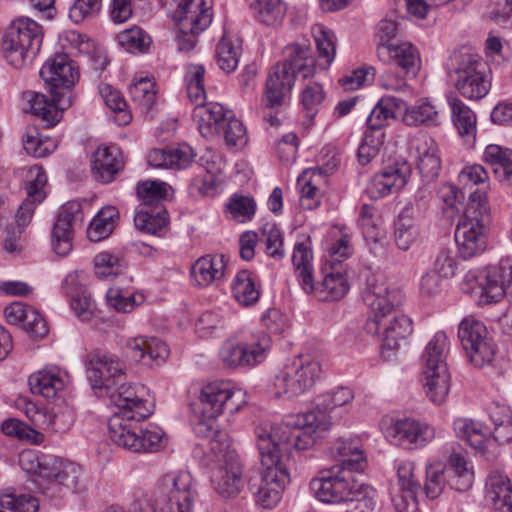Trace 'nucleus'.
<instances>
[{
    "mask_svg": "<svg viewBox=\"0 0 512 512\" xmlns=\"http://www.w3.org/2000/svg\"><path fill=\"white\" fill-rule=\"evenodd\" d=\"M28 383L33 394L45 398H54L65 385L60 371L55 368L34 372L29 376Z\"/></svg>",
    "mask_w": 512,
    "mask_h": 512,
    "instance_id": "nucleus-46",
    "label": "nucleus"
},
{
    "mask_svg": "<svg viewBox=\"0 0 512 512\" xmlns=\"http://www.w3.org/2000/svg\"><path fill=\"white\" fill-rule=\"evenodd\" d=\"M386 51L389 71L396 69L395 83L392 80L386 81V90L400 91L406 87L405 77L416 73L420 62L419 53L411 42L404 39L391 40L386 45Z\"/></svg>",
    "mask_w": 512,
    "mask_h": 512,
    "instance_id": "nucleus-20",
    "label": "nucleus"
},
{
    "mask_svg": "<svg viewBox=\"0 0 512 512\" xmlns=\"http://www.w3.org/2000/svg\"><path fill=\"white\" fill-rule=\"evenodd\" d=\"M173 20L178 25L177 42L180 51H190L196 45V37L204 31L212 21L209 9H199L191 1L186 0L178 5Z\"/></svg>",
    "mask_w": 512,
    "mask_h": 512,
    "instance_id": "nucleus-18",
    "label": "nucleus"
},
{
    "mask_svg": "<svg viewBox=\"0 0 512 512\" xmlns=\"http://www.w3.org/2000/svg\"><path fill=\"white\" fill-rule=\"evenodd\" d=\"M422 374L429 400L435 404L443 403L450 389V373L447 365L423 367Z\"/></svg>",
    "mask_w": 512,
    "mask_h": 512,
    "instance_id": "nucleus-41",
    "label": "nucleus"
},
{
    "mask_svg": "<svg viewBox=\"0 0 512 512\" xmlns=\"http://www.w3.org/2000/svg\"><path fill=\"white\" fill-rule=\"evenodd\" d=\"M75 421L73 409L65 402L55 403L46 407L45 425L42 430L54 433H66L73 426Z\"/></svg>",
    "mask_w": 512,
    "mask_h": 512,
    "instance_id": "nucleus-49",
    "label": "nucleus"
},
{
    "mask_svg": "<svg viewBox=\"0 0 512 512\" xmlns=\"http://www.w3.org/2000/svg\"><path fill=\"white\" fill-rule=\"evenodd\" d=\"M456 436L465 440L472 448L485 454L487 444L491 443V429L470 418H458L454 421Z\"/></svg>",
    "mask_w": 512,
    "mask_h": 512,
    "instance_id": "nucleus-42",
    "label": "nucleus"
},
{
    "mask_svg": "<svg viewBox=\"0 0 512 512\" xmlns=\"http://www.w3.org/2000/svg\"><path fill=\"white\" fill-rule=\"evenodd\" d=\"M40 76L52 90H69L80 78L78 65L64 53L49 58L40 70Z\"/></svg>",
    "mask_w": 512,
    "mask_h": 512,
    "instance_id": "nucleus-23",
    "label": "nucleus"
},
{
    "mask_svg": "<svg viewBox=\"0 0 512 512\" xmlns=\"http://www.w3.org/2000/svg\"><path fill=\"white\" fill-rule=\"evenodd\" d=\"M91 166L98 181L110 183L124 168L122 152L115 145L99 146L93 154Z\"/></svg>",
    "mask_w": 512,
    "mask_h": 512,
    "instance_id": "nucleus-31",
    "label": "nucleus"
},
{
    "mask_svg": "<svg viewBox=\"0 0 512 512\" xmlns=\"http://www.w3.org/2000/svg\"><path fill=\"white\" fill-rule=\"evenodd\" d=\"M447 101L451 110L452 122L457 129L458 135L467 145L472 146L477 135V117L475 112L454 93L447 95Z\"/></svg>",
    "mask_w": 512,
    "mask_h": 512,
    "instance_id": "nucleus-32",
    "label": "nucleus"
},
{
    "mask_svg": "<svg viewBox=\"0 0 512 512\" xmlns=\"http://www.w3.org/2000/svg\"><path fill=\"white\" fill-rule=\"evenodd\" d=\"M445 466L440 462L429 463L426 466L424 491L428 498L436 499L444 491L446 479Z\"/></svg>",
    "mask_w": 512,
    "mask_h": 512,
    "instance_id": "nucleus-62",
    "label": "nucleus"
},
{
    "mask_svg": "<svg viewBox=\"0 0 512 512\" xmlns=\"http://www.w3.org/2000/svg\"><path fill=\"white\" fill-rule=\"evenodd\" d=\"M448 337L444 331H438L430 339L422 354L423 367L447 365Z\"/></svg>",
    "mask_w": 512,
    "mask_h": 512,
    "instance_id": "nucleus-56",
    "label": "nucleus"
},
{
    "mask_svg": "<svg viewBox=\"0 0 512 512\" xmlns=\"http://www.w3.org/2000/svg\"><path fill=\"white\" fill-rule=\"evenodd\" d=\"M486 500L494 512H512V485L500 472H491L486 480Z\"/></svg>",
    "mask_w": 512,
    "mask_h": 512,
    "instance_id": "nucleus-37",
    "label": "nucleus"
},
{
    "mask_svg": "<svg viewBox=\"0 0 512 512\" xmlns=\"http://www.w3.org/2000/svg\"><path fill=\"white\" fill-rule=\"evenodd\" d=\"M95 274L105 279L121 274L125 268L123 260L108 251L98 253L94 258Z\"/></svg>",
    "mask_w": 512,
    "mask_h": 512,
    "instance_id": "nucleus-63",
    "label": "nucleus"
},
{
    "mask_svg": "<svg viewBox=\"0 0 512 512\" xmlns=\"http://www.w3.org/2000/svg\"><path fill=\"white\" fill-rule=\"evenodd\" d=\"M419 234L418 225L414 217V209L407 204L399 212L394 222V240L401 250H408Z\"/></svg>",
    "mask_w": 512,
    "mask_h": 512,
    "instance_id": "nucleus-48",
    "label": "nucleus"
},
{
    "mask_svg": "<svg viewBox=\"0 0 512 512\" xmlns=\"http://www.w3.org/2000/svg\"><path fill=\"white\" fill-rule=\"evenodd\" d=\"M458 338L475 367L481 368L492 361L495 345L482 322L470 318L463 319L459 325Z\"/></svg>",
    "mask_w": 512,
    "mask_h": 512,
    "instance_id": "nucleus-17",
    "label": "nucleus"
},
{
    "mask_svg": "<svg viewBox=\"0 0 512 512\" xmlns=\"http://www.w3.org/2000/svg\"><path fill=\"white\" fill-rule=\"evenodd\" d=\"M194 153L190 146L179 145L152 150L148 155V163L155 168L186 169L194 160Z\"/></svg>",
    "mask_w": 512,
    "mask_h": 512,
    "instance_id": "nucleus-36",
    "label": "nucleus"
},
{
    "mask_svg": "<svg viewBox=\"0 0 512 512\" xmlns=\"http://www.w3.org/2000/svg\"><path fill=\"white\" fill-rule=\"evenodd\" d=\"M435 436L434 428L428 423L411 417L392 420L387 429L389 442L405 450L425 447Z\"/></svg>",
    "mask_w": 512,
    "mask_h": 512,
    "instance_id": "nucleus-19",
    "label": "nucleus"
},
{
    "mask_svg": "<svg viewBox=\"0 0 512 512\" xmlns=\"http://www.w3.org/2000/svg\"><path fill=\"white\" fill-rule=\"evenodd\" d=\"M42 40V27L31 18L19 17L10 23L4 34L3 56L11 66L22 68L39 52Z\"/></svg>",
    "mask_w": 512,
    "mask_h": 512,
    "instance_id": "nucleus-6",
    "label": "nucleus"
},
{
    "mask_svg": "<svg viewBox=\"0 0 512 512\" xmlns=\"http://www.w3.org/2000/svg\"><path fill=\"white\" fill-rule=\"evenodd\" d=\"M19 462L30 473L37 474L47 480L49 486L45 489L62 486L72 492L81 489L82 469L78 464L66 462L52 457L39 458L32 450L20 453Z\"/></svg>",
    "mask_w": 512,
    "mask_h": 512,
    "instance_id": "nucleus-7",
    "label": "nucleus"
},
{
    "mask_svg": "<svg viewBox=\"0 0 512 512\" xmlns=\"http://www.w3.org/2000/svg\"><path fill=\"white\" fill-rule=\"evenodd\" d=\"M87 378L95 393L104 396L122 380H125L123 364L106 354H93L86 365Z\"/></svg>",
    "mask_w": 512,
    "mask_h": 512,
    "instance_id": "nucleus-21",
    "label": "nucleus"
},
{
    "mask_svg": "<svg viewBox=\"0 0 512 512\" xmlns=\"http://www.w3.org/2000/svg\"><path fill=\"white\" fill-rule=\"evenodd\" d=\"M244 402L243 394L240 389H235L233 384L225 380H216L209 382L202 386L198 397L199 411L202 419L197 423L196 427L201 422H205L206 426L203 428L205 433H208V427L212 430L215 429L210 422L216 419L225 412L233 414L237 412ZM197 431V428H195Z\"/></svg>",
    "mask_w": 512,
    "mask_h": 512,
    "instance_id": "nucleus-8",
    "label": "nucleus"
},
{
    "mask_svg": "<svg viewBox=\"0 0 512 512\" xmlns=\"http://www.w3.org/2000/svg\"><path fill=\"white\" fill-rule=\"evenodd\" d=\"M169 185L158 180H147L137 186V195L144 206L160 208L158 204L168 197Z\"/></svg>",
    "mask_w": 512,
    "mask_h": 512,
    "instance_id": "nucleus-58",
    "label": "nucleus"
},
{
    "mask_svg": "<svg viewBox=\"0 0 512 512\" xmlns=\"http://www.w3.org/2000/svg\"><path fill=\"white\" fill-rule=\"evenodd\" d=\"M271 344V337L259 331L251 334L246 340L225 341L219 350V357L222 364L228 368L251 367L266 359Z\"/></svg>",
    "mask_w": 512,
    "mask_h": 512,
    "instance_id": "nucleus-12",
    "label": "nucleus"
},
{
    "mask_svg": "<svg viewBox=\"0 0 512 512\" xmlns=\"http://www.w3.org/2000/svg\"><path fill=\"white\" fill-rule=\"evenodd\" d=\"M404 123L408 126H437L439 124L438 111L431 103L422 102L409 109Z\"/></svg>",
    "mask_w": 512,
    "mask_h": 512,
    "instance_id": "nucleus-61",
    "label": "nucleus"
},
{
    "mask_svg": "<svg viewBox=\"0 0 512 512\" xmlns=\"http://www.w3.org/2000/svg\"><path fill=\"white\" fill-rule=\"evenodd\" d=\"M381 205L364 204L359 215V225L362 234L370 247V251L377 254L382 251L384 237V220Z\"/></svg>",
    "mask_w": 512,
    "mask_h": 512,
    "instance_id": "nucleus-30",
    "label": "nucleus"
},
{
    "mask_svg": "<svg viewBox=\"0 0 512 512\" xmlns=\"http://www.w3.org/2000/svg\"><path fill=\"white\" fill-rule=\"evenodd\" d=\"M226 266L225 255L207 254L194 262L191 267V276L196 285L207 287L222 280Z\"/></svg>",
    "mask_w": 512,
    "mask_h": 512,
    "instance_id": "nucleus-35",
    "label": "nucleus"
},
{
    "mask_svg": "<svg viewBox=\"0 0 512 512\" xmlns=\"http://www.w3.org/2000/svg\"><path fill=\"white\" fill-rule=\"evenodd\" d=\"M125 355L131 361L142 362L144 365H161L169 355L167 345L160 339L139 336L130 338L125 344Z\"/></svg>",
    "mask_w": 512,
    "mask_h": 512,
    "instance_id": "nucleus-27",
    "label": "nucleus"
},
{
    "mask_svg": "<svg viewBox=\"0 0 512 512\" xmlns=\"http://www.w3.org/2000/svg\"><path fill=\"white\" fill-rule=\"evenodd\" d=\"M47 183L45 171L39 166L30 168L25 181L27 196L15 215L19 227L26 226L32 219L34 209L45 198L44 186Z\"/></svg>",
    "mask_w": 512,
    "mask_h": 512,
    "instance_id": "nucleus-26",
    "label": "nucleus"
},
{
    "mask_svg": "<svg viewBox=\"0 0 512 512\" xmlns=\"http://www.w3.org/2000/svg\"><path fill=\"white\" fill-rule=\"evenodd\" d=\"M367 130L358 148V159L363 165L376 157L384 143V98H380L366 121Z\"/></svg>",
    "mask_w": 512,
    "mask_h": 512,
    "instance_id": "nucleus-25",
    "label": "nucleus"
},
{
    "mask_svg": "<svg viewBox=\"0 0 512 512\" xmlns=\"http://www.w3.org/2000/svg\"><path fill=\"white\" fill-rule=\"evenodd\" d=\"M234 113L225 109L219 103H209L200 108H195L193 116L198 119V129L201 135L207 139L221 136V129L228 120V116Z\"/></svg>",
    "mask_w": 512,
    "mask_h": 512,
    "instance_id": "nucleus-34",
    "label": "nucleus"
},
{
    "mask_svg": "<svg viewBox=\"0 0 512 512\" xmlns=\"http://www.w3.org/2000/svg\"><path fill=\"white\" fill-rule=\"evenodd\" d=\"M205 426V422H201L197 427V434L210 439L208 457L212 487L222 498L236 497L243 487L242 464L239 456L225 431H214L208 427L209 432L205 433L203 431Z\"/></svg>",
    "mask_w": 512,
    "mask_h": 512,
    "instance_id": "nucleus-3",
    "label": "nucleus"
},
{
    "mask_svg": "<svg viewBox=\"0 0 512 512\" xmlns=\"http://www.w3.org/2000/svg\"><path fill=\"white\" fill-rule=\"evenodd\" d=\"M195 497V481L187 471H171L157 481L155 503L161 512H191Z\"/></svg>",
    "mask_w": 512,
    "mask_h": 512,
    "instance_id": "nucleus-10",
    "label": "nucleus"
},
{
    "mask_svg": "<svg viewBox=\"0 0 512 512\" xmlns=\"http://www.w3.org/2000/svg\"><path fill=\"white\" fill-rule=\"evenodd\" d=\"M314 495L325 503H353L361 494V485L353 477V472L334 465L321 477L310 482Z\"/></svg>",
    "mask_w": 512,
    "mask_h": 512,
    "instance_id": "nucleus-13",
    "label": "nucleus"
},
{
    "mask_svg": "<svg viewBox=\"0 0 512 512\" xmlns=\"http://www.w3.org/2000/svg\"><path fill=\"white\" fill-rule=\"evenodd\" d=\"M331 426V418L315 412L287 416L280 424L262 423L255 432L259 453L268 452L285 463L283 451L302 452L313 448Z\"/></svg>",
    "mask_w": 512,
    "mask_h": 512,
    "instance_id": "nucleus-1",
    "label": "nucleus"
},
{
    "mask_svg": "<svg viewBox=\"0 0 512 512\" xmlns=\"http://www.w3.org/2000/svg\"><path fill=\"white\" fill-rule=\"evenodd\" d=\"M117 216L118 211L115 207L103 208L91 221L87 230L88 238L93 242H98L108 237L115 228Z\"/></svg>",
    "mask_w": 512,
    "mask_h": 512,
    "instance_id": "nucleus-55",
    "label": "nucleus"
},
{
    "mask_svg": "<svg viewBox=\"0 0 512 512\" xmlns=\"http://www.w3.org/2000/svg\"><path fill=\"white\" fill-rule=\"evenodd\" d=\"M459 183L463 186V189H471L474 185L480 186L474 192L483 191L487 194L489 189V175L485 168L480 164H474L465 167L458 176ZM471 191L470 193H472ZM487 200V195H485Z\"/></svg>",
    "mask_w": 512,
    "mask_h": 512,
    "instance_id": "nucleus-60",
    "label": "nucleus"
},
{
    "mask_svg": "<svg viewBox=\"0 0 512 512\" xmlns=\"http://www.w3.org/2000/svg\"><path fill=\"white\" fill-rule=\"evenodd\" d=\"M388 162L389 164H386V191L396 192L407 184L411 167L402 155L396 158L390 156Z\"/></svg>",
    "mask_w": 512,
    "mask_h": 512,
    "instance_id": "nucleus-53",
    "label": "nucleus"
},
{
    "mask_svg": "<svg viewBox=\"0 0 512 512\" xmlns=\"http://www.w3.org/2000/svg\"><path fill=\"white\" fill-rule=\"evenodd\" d=\"M250 7L257 19L269 27L280 25L286 14L283 0H252Z\"/></svg>",
    "mask_w": 512,
    "mask_h": 512,
    "instance_id": "nucleus-50",
    "label": "nucleus"
},
{
    "mask_svg": "<svg viewBox=\"0 0 512 512\" xmlns=\"http://www.w3.org/2000/svg\"><path fill=\"white\" fill-rule=\"evenodd\" d=\"M284 60L276 63L268 72L263 102L266 108H282L289 99L296 75L304 79L316 71V59L307 40L294 42L284 49Z\"/></svg>",
    "mask_w": 512,
    "mask_h": 512,
    "instance_id": "nucleus-2",
    "label": "nucleus"
},
{
    "mask_svg": "<svg viewBox=\"0 0 512 512\" xmlns=\"http://www.w3.org/2000/svg\"><path fill=\"white\" fill-rule=\"evenodd\" d=\"M267 453H260L261 482L255 492V497L258 504L263 508L270 509L280 501L284 489L290 483V474L285 463L276 462L275 456H270Z\"/></svg>",
    "mask_w": 512,
    "mask_h": 512,
    "instance_id": "nucleus-16",
    "label": "nucleus"
},
{
    "mask_svg": "<svg viewBox=\"0 0 512 512\" xmlns=\"http://www.w3.org/2000/svg\"><path fill=\"white\" fill-rule=\"evenodd\" d=\"M313 252L310 238L296 242L293 248L292 263L298 282L306 293L314 291Z\"/></svg>",
    "mask_w": 512,
    "mask_h": 512,
    "instance_id": "nucleus-39",
    "label": "nucleus"
},
{
    "mask_svg": "<svg viewBox=\"0 0 512 512\" xmlns=\"http://www.w3.org/2000/svg\"><path fill=\"white\" fill-rule=\"evenodd\" d=\"M483 161L489 165L501 182L512 185V150L497 144L487 145Z\"/></svg>",
    "mask_w": 512,
    "mask_h": 512,
    "instance_id": "nucleus-45",
    "label": "nucleus"
},
{
    "mask_svg": "<svg viewBox=\"0 0 512 512\" xmlns=\"http://www.w3.org/2000/svg\"><path fill=\"white\" fill-rule=\"evenodd\" d=\"M445 471L448 473V484L459 492L468 491L474 482V470L471 462L458 452L451 453L447 459Z\"/></svg>",
    "mask_w": 512,
    "mask_h": 512,
    "instance_id": "nucleus-40",
    "label": "nucleus"
},
{
    "mask_svg": "<svg viewBox=\"0 0 512 512\" xmlns=\"http://www.w3.org/2000/svg\"><path fill=\"white\" fill-rule=\"evenodd\" d=\"M83 220L82 206L77 201L64 204L52 230V246L59 256H66L72 250L73 231Z\"/></svg>",
    "mask_w": 512,
    "mask_h": 512,
    "instance_id": "nucleus-22",
    "label": "nucleus"
},
{
    "mask_svg": "<svg viewBox=\"0 0 512 512\" xmlns=\"http://www.w3.org/2000/svg\"><path fill=\"white\" fill-rule=\"evenodd\" d=\"M234 113L225 109L219 103H209L200 108H195L193 116L198 119V129L201 135L207 139L221 136V129L228 120V116Z\"/></svg>",
    "mask_w": 512,
    "mask_h": 512,
    "instance_id": "nucleus-33",
    "label": "nucleus"
},
{
    "mask_svg": "<svg viewBox=\"0 0 512 512\" xmlns=\"http://www.w3.org/2000/svg\"><path fill=\"white\" fill-rule=\"evenodd\" d=\"M320 362L312 355H298L275 377L276 397L294 398L309 391L319 380Z\"/></svg>",
    "mask_w": 512,
    "mask_h": 512,
    "instance_id": "nucleus-9",
    "label": "nucleus"
},
{
    "mask_svg": "<svg viewBox=\"0 0 512 512\" xmlns=\"http://www.w3.org/2000/svg\"><path fill=\"white\" fill-rule=\"evenodd\" d=\"M326 184L327 174L322 168L314 167L304 170L297 179L301 207L306 210L317 208L321 203Z\"/></svg>",
    "mask_w": 512,
    "mask_h": 512,
    "instance_id": "nucleus-29",
    "label": "nucleus"
},
{
    "mask_svg": "<svg viewBox=\"0 0 512 512\" xmlns=\"http://www.w3.org/2000/svg\"><path fill=\"white\" fill-rule=\"evenodd\" d=\"M461 289L475 297L479 305L496 303L504 296L512 302V260H501L497 265L468 271Z\"/></svg>",
    "mask_w": 512,
    "mask_h": 512,
    "instance_id": "nucleus-5",
    "label": "nucleus"
},
{
    "mask_svg": "<svg viewBox=\"0 0 512 512\" xmlns=\"http://www.w3.org/2000/svg\"><path fill=\"white\" fill-rule=\"evenodd\" d=\"M4 314L10 324L19 325L33 337L44 338L49 332L44 317L36 309L22 302L8 305Z\"/></svg>",
    "mask_w": 512,
    "mask_h": 512,
    "instance_id": "nucleus-28",
    "label": "nucleus"
},
{
    "mask_svg": "<svg viewBox=\"0 0 512 512\" xmlns=\"http://www.w3.org/2000/svg\"><path fill=\"white\" fill-rule=\"evenodd\" d=\"M0 505L2 508L14 512H37L39 509L38 500L28 494L16 495L13 492H3L0 495Z\"/></svg>",
    "mask_w": 512,
    "mask_h": 512,
    "instance_id": "nucleus-64",
    "label": "nucleus"
},
{
    "mask_svg": "<svg viewBox=\"0 0 512 512\" xmlns=\"http://www.w3.org/2000/svg\"><path fill=\"white\" fill-rule=\"evenodd\" d=\"M123 420L113 421V431L109 432L111 440L118 446H121L131 452H157L166 445L164 431L153 426L145 430L141 429L139 423L135 420L126 425Z\"/></svg>",
    "mask_w": 512,
    "mask_h": 512,
    "instance_id": "nucleus-14",
    "label": "nucleus"
},
{
    "mask_svg": "<svg viewBox=\"0 0 512 512\" xmlns=\"http://www.w3.org/2000/svg\"><path fill=\"white\" fill-rule=\"evenodd\" d=\"M490 223V206L484 192L470 193L464 213L455 229V241L463 259L473 258L485 251Z\"/></svg>",
    "mask_w": 512,
    "mask_h": 512,
    "instance_id": "nucleus-4",
    "label": "nucleus"
},
{
    "mask_svg": "<svg viewBox=\"0 0 512 512\" xmlns=\"http://www.w3.org/2000/svg\"><path fill=\"white\" fill-rule=\"evenodd\" d=\"M341 468L361 472L365 468V457L361 445L356 440H337L332 447Z\"/></svg>",
    "mask_w": 512,
    "mask_h": 512,
    "instance_id": "nucleus-47",
    "label": "nucleus"
},
{
    "mask_svg": "<svg viewBox=\"0 0 512 512\" xmlns=\"http://www.w3.org/2000/svg\"><path fill=\"white\" fill-rule=\"evenodd\" d=\"M231 288L233 297L242 306H252L259 300L260 291L247 270H241L237 273Z\"/></svg>",
    "mask_w": 512,
    "mask_h": 512,
    "instance_id": "nucleus-51",
    "label": "nucleus"
},
{
    "mask_svg": "<svg viewBox=\"0 0 512 512\" xmlns=\"http://www.w3.org/2000/svg\"><path fill=\"white\" fill-rule=\"evenodd\" d=\"M241 51L242 49L238 41L224 33L216 46L215 58L219 68L226 73L235 71L239 63Z\"/></svg>",
    "mask_w": 512,
    "mask_h": 512,
    "instance_id": "nucleus-52",
    "label": "nucleus"
},
{
    "mask_svg": "<svg viewBox=\"0 0 512 512\" xmlns=\"http://www.w3.org/2000/svg\"><path fill=\"white\" fill-rule=\"evenodd\" d=\"M452 62L457 74L456 88L459 93L469 100L484 98L489 92L490 83L480 69L483 65L480 57L469 52H459L454 54Z\"/></svg>",
    "mask_w": 512,
    "mask_h": 512,
    "instance_id": "nucleus-15",
    "label": "nucleus"
},
{
    "mask_svg": "<svg viewBox=\"0 0 512 512\" xmlns=\"http://www.w3.org/2000/svg\"><path fill=\"white\" fill-rule=\"evenodd\" d=\"M363 301L371 309L365 329L371 335L380 336L384 318V287L382 284L368 281V286L363 292Z\"/></svg>",
    "mask_w": 512,
    "mask_h": 512,
    "instance_id": "nucleus-44",
    "label": "nucleus"
},
{
    "mask_svg": "<svg viewBox=\"0 0 512 512\" xmlns=\"http://www.w3.org/2000/svg\"><path fill=\"white\" fill-rule=\"evenodd\" d=\"M412 332L413 324L408 316L386 311V360L396 355Z\"/></svg>",
    "mask_w": 512,
    "mask_h": 512,
    "instance_id": "nucleus-38",
    "label": "nucleus"
},
{
    "mask_svg": "<svg viewBox=\"0 0 512 512\" xmlns=\"http://www.w3.org/2000/svg\"><path fill=\"white\" fill-rule=\"evenodd\" d=\"M135 227L149 234H160L168 224V213L164 208L141 210L134 217Z\"/></svg>",
    "mask_w": 512,
    "mask_h": 512,
    "instance_id": "nucleus-54",
    "label": "nucleus"
},
{
    "mask_svg": "<svg viewBox=\"0 0 512 512\" xmlns=\"http://www.w3.org/2000/svg\"><path fill=\"white\" fill-rule=\"evenodd\" d=\"M50 93L52 98L48 99L42 93L28 91L25 98L32 114L40 117L47 126H54L60 121L62 112L71 106L72 100L69 92H59L50 88Z\"/></svg>",
    "mask_w": 512,
    "mask_h": 512,
    "instance_id": "nucleus-24",
    "label": "nucleus"
},
{
    "mask_svg": "<svg viewBox=\"0 0 512 512\" xmlns=\"http://www.w3.org/2000/svg\"><path fill=\"white\" fill-rule=\"evenodd\" d=\"M398 481L402 489L410 493L412 502H408L405 496L392 498L395 510L397 512H415L416 504L414 494L420 489L419 482L414 477V463L409 460H403L396 464Z\"/></svg>",
    "mask_w": 512,
    "mask_h": 512,
    "instance_id": "nucleus-43",
    "label": "nucleus"
},
{
    "mask_svg": "<svg viewBox=\"0 0 512 512\" xmlns=\"http://www.w3.org/2000/svg\"><path fill=\"white\" fill-rule=\"evenodd\" d=\"M204 74L205 69L202 65H191L188 67L185 75L187 94L190 101L196 105L195 108H200L205 105Z\"/></svg>",
    "mask_w": 512,
    "mask_h": 512,
    "instance_id": "nucleus-59",
    "label": "nucleus"
},
{
    "mask_svg": "<svg viewBox=\"0 0 512 512\" xmlns=\"http://www.w3.org/2000/svg\"><path fill=\"white\" fill-rule=\"evenodd\" d=\"M354 394L351 389L339 387L331 392L324 393L316 398V406L314 410L317 414L329 417V413L336 407L344 406L352 401Z\"/></svg>",
    "mask_w": 512,
    "mask_h": 512,
    "instance_id": "nucleus-57",
    "label": "nucleus"
},
{
    "mask_svg": "<svg viewBox=\"0 0 512 512\" xmlns=\"http://www.w3.org/2000/svg\"><path fill=\"white\" fill-rule=\"evenodd\" d=\"M146 388L142 385H131L122 380L117 386L106 392L104 396L110 398L118 411L109 419V432L113 431V421L123 420L126 425L135 420L144 421L154 412V403L145 398Z\"/></svg>",
    "mask_w": 512,
    "mask_h": 512,
    "instance_id": "nucleus-11",
    "label": "nucleus"
}]
</instances>
